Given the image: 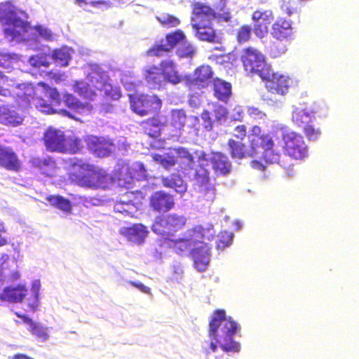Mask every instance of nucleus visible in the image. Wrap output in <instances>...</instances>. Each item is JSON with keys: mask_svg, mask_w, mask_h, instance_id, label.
I'll list each match as a JSON object with an SVG mask.
<instances>
[{"mask_svg": "<svg viewBox=\"0 0 359 359\" xmlns=\"http://www.w3.org/2000/svg\"><path fill=\"white\" fill-rule=\"evenodd\" d=\"M248 149L241 142L229 139L227 145L230 149V154L233 158L241 159L252 157L262 153L264 161L269 164L278 161L280 154L274 149L275 142L269 133H264L261 127L253 126L248 135Z\"/></svg>", "mask_w": 359, "mask_h": 359, "instance_id": "obj_1", "label": "nucleus"}, {"mask_svg": "<svg viewBox=\"0 0 359 359\" xmlns=\"http://www.w3.org/2000/svg\"><path fill=\"white\" fill-rule=\"evenodd\" d=\"M191 6V24L196 37L202 41L219 43L220 39L213 27V20L218 19L230 22L232 18L231 11L222 9V12H216L210 5L200 1L193 2Z\"/></svg>", "mask_w": 359, "mask_h": 359, "instance_id": "obj_2", "label": "nucleus"}, {"mask_svg": "<svg viewBox=\"0 0 359 359\" xmlns=\"http://www.w3.org/2000/svg\"><path fill=\"white\" fill-rule=\"evenodd\" d=\"M63 168L69 180L82 187L105 189L112 182V177L104 170L76 157L65 159Z\"/></svg>", "mask_w": 359, "mask_h": 359, "instance_id": "obj_3", "label": "nucleus"}, {"mask_svg": "<svg viewBox=\"0 0 359 359\" xmlns=\"http://www.w3.org/2000/svg\"><path fill=\"white\" fill-rule=\"evenodd\" d=\"M238 330L237 323L226 317L223 309L215 311L209 322L208 335L212 340L210 347L212 352L217 349L219 344L226 353H237L240 351V344L233 340V336Z\"/></svg>", "mask_w": 359, "mask_h": 359, "instance_id": "obj_4", "label": "nucleus"}, {"mask_svg": "<svg viewBox=\"0 0 359 359\" xmlns=\"http://www.w3.org/2000/svg\"><path fill=\"white\" fill-rule=\"evenodd\" d=\"M22 92L18 95L22 101L27 104H32L36 109L46 114H53V104L60 105V94L55 88H51L44 82L36 86L23 83L20 86Z\"/></svg>", "mask_w": 359, "mask_h": 359, "instance_id": "obj_5", "label": "nucleus"}, {"mask_svg": "<svg viewBox=\"0 0 359 359\" xmlns=\"http://www.w3.org/2000/svg\"><path fill=\"white\" fill-rule=\"evenodd\" d=\"M215 236L213 228L204 227L202 225H196L187 230L184 236L176 238H166L161 239V245L172 250L179 255L187 253L191 254V251L198 244L203 243L204 240L211 241Z\"/></svg>", "mask_w": 359, "mask_h": 359, "instance_id": "obj_6", "label": "nucleus"}, {"mask_svg": "<svg viewBox=\"0 0 359 359\" xmlns=\"http://www.w3.org/2000/svg\"><path fill=\"white\" fill-rule=\"evenodd\" d=\"M43 141L50 152L76 154L83 148L82 141L75 135L65 136L60 130L49 127L43 133Z\"/></svg>", "mask_w": 359, "mask_h": 359, "instance_id": "obj_7", "label": "nucleus"}, {"mask_svg": "<svg viewBox=\"0 0 359 359\" xmlns=\"http://www.w3.org/2000/svg\"><path fill=\"white\" fill-rule=\"evenodd\" d=\"M153 160L166 170L177 165L179 172L186 174L193 168L194 159L192 154L186 148L180 147L163 154H152Z\"/></svg>", "mask_w": 359, "mask_h": 359, "instance_id": "obj_8", "label": "nucleus"}, {"mask_svg": "<svg viewBox=\"0 0 359 359\" xmlns=\"http://www.w3.org/2000/svg\"><path fill=\"white\" fill-rule=\"evenodd\" d=\"M281 140L285 155L296 161H303L308 157L309 147L301 134L292 130H283Z\"/></svg>", "mask_w": 359, "mask_h": 359, "instance_id": "obj_9", "label": "nucleus"}, {"mask_svg": "<svg viewBox=\"0 0 359 359\" xmlns=\"http://www.w3.org/2000/svg\"><path fill=\"white\" fill-rule=\"evenodd\" d=\"M241 60L244 70L248 74H257L260 78L271 67L266 63L265 55L254 46H248L242 50Z\"/></svg>", "mask_w": 359, "mask_h": 359, "instance_id": "obj_10", "label": "nucleus"}, {"mask_svg": "<svg viewBox=\"0 0 359 359\" xmlns=\"http://www.w3.org/2000/svg\"><path fill=\"white\" fill-rule=\"evenodd\" d=\"M187 219L183 215L175 213L168 214L158 217L152 225V230L161 238H172L175 233L182 229L187 224Z\"/></svg>", "mask_w": 359, "mask_h": 359, "instance_id": "obj_11", "label": "nucleus"}, {"mask_svg": "<svg viewBox=\"0 0 359 359\" xmlns=\"http://www.w3.org/2000/svg\"><path fill=\"white\" fill-rule=\"evenodd\" d=\"M131 109L144 116L160 110L162 102L158 96L134 93L129 95Z\"/></svg>", "mask_w": 359, "mask_h": 359, "instance_id": "obj_12", "label": "nucleus"}, {"mask_svg": "<svg viewBox=\"0 0 359 359\" xmlns=\"http://www.w3.org/2000/svg\"><path fill=\"white\" fill-rule=\"evenodd\" d=\"M261 79L264 82L266 88L269 92L280 95L287 93L292 81L287 76L273 72L271 68L266 70L265 74H262Z\"/></svg>", "mask_w": 359, "mask_h": 359, "instance_id": "obj_13", "label": "nucleus"}, {"mask_svg": "<svg viewBox=\"0 0 359 359\" xmlns=\"http://www.w3.org/2000/svg\"><path fill=\"white\" fill-rule=\"evenodd\" d=\"M271 36L278 41H290L294 39V31L292 21L284 17H278L271 27Z\"/></svg>", "mask_w": 359, "mask_h": 359, "instance_id": "obj_14", "label": "nucleus"}, {"mask_svg": "<svg viewBox=\"0 0 359 359\" xmlns=\"http://www.w3.org/2000/svg\"><path fill=\"white\" fill-rule=\"evenodd\" d=\"M87 148L97 157H106L112 153L115 148L112 140L104 137L89 136L86 140Z\"/></svg>", "mask_w": 359, "mask_h": 359, "instance_id": "obj_15", "label": "nucleus"}, {"mask_svg": "<svg viewBox=\"0 0 359 359\" xmlns=\"http://www.w3.org/2000/svg\"><path fill=\"white\" fill-rule=\"evenodd\" d=\"M273 13L271 10H256L251 16L254 22L253 32L259 39L264 38L269 32V25L273 20Z\"/></svg>", "mask_w": 359, "mask_h": 359, "instance_id": "obj_16", "label": "nucleus"}, {"mask_svg": "<svg viewBox=\"0 0 359 359\" xmlns=\"http://www.w3.org/2000/svg\"><path fill=\"white\" fill-rule=\"evenodd\" d=\"M149 206L158 212H167L175 206L172 195L163 191H156L149 197Z\"/></svg>", "mask_w": 359, "mask_h": 359, "instance_id": "obj_17", "label": "nucleus"}, {"mask_svg": "<svg viewBox=\"0 0 359 359\" xmlns=\"http://www.w3.org/2000/svg\"><path fill=\"white\" fill-rule=\"evenodd\" d=\"M212 77L211 67L208 65H202L195 69L193 77H187L186 83L189 88L195 86L205 88Z\"/></svg>", "mask_w": 359, "mask_h": 359, "instance_id": "obj_18", "label": "nucleus"}, {"mask_svg": "<svg viewBox=\"0 0 359 359\" xmlns=\"http://www.w3.org/2000/svg\"><path fill=\"white\" fill-rule=\"evenodd\" d=\"M207 240H204L203 243L197 245L191 251L190 256L192 258L194 266L199 271H204L210 262V246L205 243Z\"/></svg>", "mask_w": 359, "mask_h": 359, "instance_id": "obj_19", "label": "nucleus"}, {"mask_svg": "<svg viewBox=\"0 0 359 359\" xmlns=\"http://www.w3.org/2000/svg\"><path fill=\"white\" fill-rule=\"evenodd\" d=\"M0 166L8 170L18 172L21 168V163L11 149L0 146Z\"/></svg>", "mask_w": 359, "mask_h": 359, "instance_id": "obj_20", "label": "nucleus"}, {"mask_svg": "<svg viewBox=\"0 0 359 359\" xmlns=\"http://www.w3.org/2000/svg\"><path fill=\"white\" fill-rule=\"evenodd\" d=\"M212 168L217 175H226L231 170V163L221 152H213L209 159Z\"/></svg>", "mask_w": 359, "mask_h": 359, "instance_id": "obj_21", "label": "nucleus"}, {"mask_svg": "<svg viewBox=\"0 0 359 359\" xmlns=\"http://www.w3.org/2000/svg\"><path fill=\"white\" fill-rule=\"evenodd\" d=\"M120 233L128 238V240L140 244L147 237L148 231L147 227L142 224H134L130 226L122 227Z\"/></svg>", "mask_w": 359, "mask_h": 359, "instance_id": "obj_22", "label": "nucleus"}, {"mask_svg": "<svg viewBox=\"0 0 359 359\" xmlns=\"http://www.w3.org/2000/svg\"><path fill=\"white\" fill-rule=\"evenodd\" d=\"M140 125L146 135L152 138H157L161 135L162 129L165 126V121L157 115L143 121Z\"/></svg>", "mask_w": 359, "mask_h": 359, "instance_id": "obj_23", "label": "nucleus"}, {"mask_svg": "<svg viewBox=\"0 0 359 359\" xmlns=\"http://www.w3.org/2000/svg\"><path fill=\"white\" fill-rule=\"evenodd\" d=\"M32 165L34 168L39 170L41 174L52 177L56 175L57 167L55 160L50 156L46 158H34Z\"/></svg>", "mask_w": 359, "mask_h": 359, "instance_id": "obj_24", "label": "nucleus"}, {"mask_svg": "<svg viewBox=\"0 0 359 359\" xmlns=\"http://www.w3.org/2000/svg\"><path fill=\"white\" fill-rule=\"evenodd\" d=\"M214 96L219 100L226 102L231 95V84L216 78L212 81Z\"/></svg>", "mask_w": 359, "mask_h": 359, "instance_id": "obj_25", "label": "nucleus"}, {"mask_svg": "<svg viewBox=\"0 0 359 359\" xmlns=\"http://www.w3.org/2000/svg\"><path fill=\"white\" fill-rule=\"evenodd\" d=\"M160 67L161 74L165 81L172 84H177L181 81L182 77L176 70L175 65L172 61H162Z\"/></svg>", "mask_w": 359, "mask_h": 359, "instance_id": "obj_26", "label": "nucleus"}, {"mask_svg": "<svg viewBox=\"0 0 359 359\" xmlns=\"http://www.w3.org/2000/svg\"><path fill=\"white\" fill-rule=\"evenodd\" d=\"M63 99L67 107L79 114H88L93 109V106L89 102L83 103L72 94L65 93Z\"/></svg>", "mask_w": 359, "mask_h": 359, "instance_id": "obj_27", "label": "nucleus"}, {"mask_svg": "<svg viewBox=\"0 0 359 359\" xmlns=\"http://www.w3.org/2000/svg\"><path fill=\"white\" fill-rule=\"evenodd\" d=\"M27 289L23 285L6 287L1 294V299L11 302H20L26 296Z\"/></svg>", "mask_w": 359, "mask_h": 359, "instance_id": "obj_28", "label": "nucleus"}, {"mask_svg": "<svg viewBox=\"0 0 359 359\" xmlns=\"http://www.w3.org/2000/svg\"><path fill=\"white\" fill-rule=\"evenodd\" d=\"M317 112V109L295 108L292 112V122L299 128H302L311 121L312 116Z\"/></svg>", "mask_w": 359, "mask_h": 359, "instance_id": "obj_29", "label": "nucleus"}, {"mask_svg": "<svg viewBox=\"0 0 359 359\" xmlns=\"http://www.w3.org/2000/svg\"><path fill=\"white\" fill-rule=\"evenodd\" d=\"M186 122L187 114L183 109L171 110L169 125L172 128L173 132L180 133L184 129Z\"/></svg>", "mask_w": 359, "mask_h": 359, "instance_id": "obj_30", "label": "nucleus"}, {"mask_svg": "<svg viewBox=\"0 0 359 359\" xmlns=\"http://www.w3.org/2000/svg\"><path fill=\"white\" fill-rule=\"evenodd\" d=\"M128 198V195L126 194L116 202L114 205L115 212L120 213L124 216H133L137 212V207L135 203Z\"/></svg>", "mask_w": 359, "mask_h": 359, "instance_id": "obj_31", "label": "nucleus"}, {"mask_svg": "<svg viewBox=\"0 0 359 359\" xmlns=\"http://www.w3.org/2000/svg\"><path fill=\"white\" fill-rule=\"evenodd\" d=\"M163 185L167 188L174 189L176 192L184 194L187 191V184L182 178L177 174L162 178Z\"/></svg>", "mask_w": 359, "mask_h": 359, "instance_id": "obj_32", "label": "nucleus"}, {"mask_svg": "<svg viewBox=\"0 0 359 359\" xmlns=\"http://www.w3.org/2000/svg\"><path fill=\"white\" fill-rule=\"evenodd\" d=\"M192 180L196 188L211 184L210 172L205 165L200 164L195 169Z\"/></svg>", "mask_w": 359, "mask_h": 359, "instance_id": "obj_33", "label": "nucleus"}, {"mask_svg": "<svg viewBox=\"0 0 359 359\" xmlns=\"http://www.w3.org/2000/svg\"><path fill=\"white\" fill-rule=\"evenodd\" d=\"M28 24L19 19L13 20L12 25L4 28V32L6 36H11L12 39L18 37L21 35V31L26 32Z\"/></svg>", "mask_w": 359, "mask_h": 359, "instance_id": "obj_34", "label": "nucleus"}, {"mask_svg": "<svg viewBox=\"0 0 359 359\" xmlns=\"http://www.w3.org/2000/svg\"><path fill=\"white\" fill-rule=\"evenodd\" d=\"M198 200L204 203H211L216 196L215 186L212 184L198 187Z\"/></svg>", "mask_w": 359, "mask_h": 359, "instance_id": "obj_35", "label": "nucleus"}, {"mask_svg": "<svg viewBox=\"0 0 359 359\" xmlns=\"http://www.w3.org/2000/svg\"><path fill=\"white\" fill-rule=\"evenodd\" d=\"M22 319L25 323L29 325L30 332L36 338L41 341H46L48 338L49 336L46 327L33 322L32 319L25 316H22Z\"/></svg>", "mask_w": 359, "mask_h": 359, "instance_id": "obj_36", "label": "nucleus"}, {"mask_svg": "<svg viewBox=\"0 0 359 359\" xmlns=\"http://www.w3.org/2000/svg\"><path fill=\"white\" fill-rule=\"evenodd\" d=\"M73 90L79 95L91 100L95 95V91L84 80L76 81L73 84Z\"/></svg>", "mask_w": 359, "mask_h": 359, "instance_id": "obj_37", "label": "nucleus"}, {"mask_svg": "<svg viewBox=\"0 0 359 359\" xmlns=\"http://www.w3.org/2000/svg\"><path fill=\"white\" fill-rule=\"evenodd\" d=\"M46 200L50 205L64 212H70L72 210L70 201L61 196H48Z\"/></svg>", "mask_w": 359, "mask_h": 359, "instance_id": "obj_38", "label": "nucleus"}, {"mask_svg": "<svg viewBox=\"0 0 359 359\" xmlns=\"http://www.w3.org/2000/svg\"><path fill=\"white\" fill-rule=\"evenodd\" d=\"M161 72L157 67H150L145 75L147 82L153 86L154 88L161 86Z\"/></svg>", "mask_w": 359, "mask_h": 359, "instance_id": "obj_39", "label": "nucleus"}, {"mask_svg": "<svg viewBox=\"0 0 359 359\" xmlns=\"http://www.w3.org/2000/svg\"><path fill=\"white\" fill-rule=\"evenodd\" d=\"M176 53L181 58H192L196 53V49L191 43L182 41Z\"/></svg>", "mask_w": 359, "mask_h": 359, "instance_id": "obj_40", "label": "nucleus"}, {"mask_svg": "<svg viewBox=\"0 0 359 359\" xmlns=\"http://www.w3.org/2000/svg\"><path fill=\"white\" fill-rule=\"evenodd\" d=\"M252 27L250 25H243L240 26L236 34V41L242 44L250 41L252 35Z\"/></svg>", "mask_w": 359, "mask_h": 359, "instance_id": "obj_41", "label": "nucleus"}, {"mask_svg": "<svg viewBox=\"0 0 359 359\" xmlns=\"http://www.w3.org/2000/svg\"><path fill=\"white\" fill-rule=\"evenodd\" d=\"M53 58L54 62L61 67H65L68 65L70 59V55L65 49L57 48L54 50L53 53Z\"/></svg>", "mask_w": 359, "mask_h": 359, "instance_id": "obj_42", "label": "nucleus"}, {"mask_svg": "<svg viewBox=\"0 0 359 359\" xmlns=\"http://www.w3.org/2000/svg\"><path fill=\"white\" fill-rule=\"evenodd\" d=\"M233 234L227 231H222L218 235V240L217 241V249L224 250L225 248L229 246L233 241Z\"/></svg>", "mask_w": 359, "mask_h": 359, "instance_id": "obj_43", "label": "nucleus"}, {"mask_svg": "<svg viewBox=\"0 0 359 359\" xmlns=\"http://www.w3.org/2000/svg\"><path fill=\"white\" fill-rule=\"evenodd\" d=\"M185 35L181 29H177L172 32H170L165 36V41L172 49L180 41H184Z\"/></svg>", "mask_w": 359, "mask_h": 359, "instance_id": "obj_44", "label": "nucleus"}, {"mask_svg": "<svg viewBox=\"0 0 359 359\" xmlns=\"http://www.w3.org/2000/svg\"><path fill=\"white\" fill-rule=\"evenodd\" d=\"M301 128L309 141H316L321 135L320 128H316L312 124H310V123L306 124Z\"/></svg>", "mask_w": 359, "mask_h": 359, "instance_id": "obj_45", "label": "nucleus"}, {"mask_svg": "<svg viewBox=\"0 0 359 359\" xmlns=\"http://www.w3.org/2000/svg\"><path fill=\"white\" fill-rule=\"evenodd\" d=\"M156 19L162 25L168 27H176L180 24V20L177 17L168 13L161 14Z\"/></svg>", "mask_w": 359, "mask_h": 359, "instance_id": "obj_46", "label": "nucleus"}, {"mask_svg": "<svg viewBox=\"0 0 359 359\" xmlns=\"http://www.w3.org/2000/svg\"><path fill=\"white\" fill-rule=\"evenodd\" d=\"M172 48L164 40L161 41V43L155 45L149 50V53L153 56L159 57L163 55L165 53L170 51Z\"/></svg>", "mask_w": 359, "mask_h": 359, "instance_id": "obj_47", "label": "nucleus"}, {"mask_svg": "<svg viewBox=\"0 0 359 359\" xmlns=\"http://www.w3.org/2000/svg\"><path fill=\"white\" fill-rule=\"evenodd\" d=\"M29 62L34 67H47L49 66L47 55L45 54H37L32 56L29 58Z\"/></svg>", "mask_w": 359, "mask_h": 359, "instance_id": "obj_48", "label": "nucleus"}, {"mask_svg": "<svg viewBox=\"0 0 359 359\" xmlns=\"http://www.w3.org/2000/svg\"><path fill=\"white\" fill-rule=\"evenodd\" d=\"M4 120L6 124L17 126L22 122L23 118L14 111H8L4 114Z\"/></svg>", "mask_w": 359, "mask_h": 359, "instance_id": "obj_49", "label": "nucleus"}, {"mask_svg": "<svg viewBox=\"0 0 359 359\" xmlns=\"http://www.w3.org/2000/svg\"><path fill=\"white\" fill-rule=\"evenodd\" d=\"M203 121V127L206 131H210L212 129V122L210 117V113L208 110H203L201 114Z\"/></svg>", "mask_w": 359, "mask_h": 359, "instance_id": "obj_50", "label": "nucleus"}, {"mask_svg": "<svg viewBox=\"0 0 359 359\" xmlns=\"http://www.w3.org/2000/svg\"><path fill=\"white\" fill-rule=\"evenodd\" d=\"M247 135V128L245 125H238L233 129V136L242 141L245 139Z\"/></svg>", "mask_w": 359, "mask_h": 359, "instance_id": "obj_51", "label": "nucleus"}, {"mask_svg": "<svg viewBox=\"0 0 359 359\" xmlns=\"http://www.w3.org/2000/svg\"><path fill=\"white\" fill-rule=\"evenodd\" d=\"M214 113L215 118L217 121H220L222 118H225L228 114V111L226 107L216 104L214 108Z\"/></svg>", "mask_w": 359, "mask_h": 359, "instance_id": "obj_52", "label": "nucleus"}, {"mask_svg": "<svg viewBox=\"0 0 359 359\" xmlns=\"http://www.w3.org/2000/svg\"><path fill=\"white\" fill-rule=\"evenodd\" d=\"M8 82V77L0 72V95L6 96L9 93V90L5 87Z\"/></svg>", "mask_w": 359, "mask_h": 359, "instance_id": "obj_53", "label": "nucleus"}, {"mask_svg": "<svg viewBox=\"0 0 359 359\" xmlns=\"http://www.w3.org/2000/svg\"><path fill=\"white\" fill-rule=\"evenodd\" d=\"M248 113L253 118H262L266 116L264 112H263L259 108L255 107H248Z\"/></svg>", "mask_w": 359, "mask_h": 359, "instance_id": "obj_54", "label": "nucleus"}, {"mask_svg": "<svg viewBox=\"0 0 359 359\" xmlns=\"http://www.w3.org/2000/svg\"><path fill=\"white\" fill-rule=\"evenodd\" d=\"M280 8L288 16H291L296 11V9L290 5V2L285 0L283 1Z\"/></svg>", "mask_w": 359, "mask_h": 359, "instance_id": "obj_55", "label": "nucleus"}, {"mask_svg": "<svg viewBox=\"0 0 359 359\" xmlns=\"http://www.w3.org/2000/svg\"><path fill=\"white\" fill-rule=\"evenodd\" d=\"M36 30L38 32L39 35L45 39L46 40L52 39V33L48 29L42 27L41 26H38L36 27Z\"/></svg>", "mask_w": 359, "mask_h": 359, "instance_id": "obj_56", "label": "nucleus"}, {"mask_svg": "<svg viewBox=\"0 0 359 359\" xmlns=\"http://www.w3.org/2000/svg\"><path fill=\"white\" fill-rule=\"evenodd\" d=\"M271 48V54L273 55V57H278L285 53L287 50V47L285 46H281L278 48L275 44H273Z\"/></svg>", "mask_w": 359, "mask_h": 359, "instance_id": "obj_57", "label": "nucleus"}, {"mask_svg": "<svg viewBox=\"0 0 359 359\" xmlns=\"http://www.w3.org/2000/svg\"><path fill=\"white\" fill-rule=\"evenodd\" d=\"M130 284L132 285L133 286L137 287V289H139L143 293H145V294H150L151 293V289L149 287L145 286L142 283H137V282H134V281H130Z\"/></svg>", "mask_w": 359, "mask_h": 359, "instance_id": "obj_58", "label": "nucleus"}, {"mask_svg": "<svg viewBox=\"0 0 359 359\" xmlns=\"http://www.w3.org/2000/svg\"><path fill=\"white\" fill-rule=\"evenodd\" d=\"M11 64V57L7 55H1L0 56V66L4 67H9Z\"/></svg>", "mask_w": 359, "mask_h": 359, "instance_id": "obj_59", "label": "nucleus"}, {"mask_svg": "<svg viewBox=\"0 0 359 359\" xmlns=\"http://www.w3.org/2000/svg\"><path fill=\"white\" fill-rule=\"evenodd\" d=\"M251 166L252 168L260 171H264L265 169V165L262 162L257 160L252 161Z\"/></svg>", "mask_w": 359, "mask_h": 359, "instance_id": "obj_60", "label": "nucleus"}, {"mask_svg": "<svg viewBox=\"0 0 359 359\" xmlns=\"http://www.w3.org/2000/svg\"><path fill=\"white\" fill-rule=\"evenodd\" d=\"M219 1H221L222 4H221V6L219 7L217 6L215 8V11L216 12H222V9L223 11L224 10H229L230 11L229 8H228L226 7V1H227V0H219Z\"/></svg>", "mask_w": 359, "mask_h": 359, "instance_id": "obj_61", "label": "nucleus"}, {"mask_svg": "<svg viewBox=\"0 0 359 359\" xmlns=\"http://www.w3.org/2000/svg\"><path fill=\"white\" fill-rule=\"evenodd\" d=\"M198 161H207V154L204 151H200L197 156Z\"/></svg>", "mask_w": 359, "mask_h": 359, "instance_id": "obj_62", "label": "nucleus"}, {"mask_svg": "<svg viewBox=\"0 0 359 359\" xmlns=\"http://www.w3.org/2000/svg\"><path fill=\"white\" fill-rule=\"evenodd\" d=\"M26 355H27L22 353H16L13 356L10 357V359H25V358H26Z\"/></svg>", "mask_w": 359, "mask_h": 359, "instance_id": "obj_63", "label": "nucleus"}, {"mask_svg": "<svg viewBox=\"0 0 359 359\" xmlns=\"http://www.w3.org/2000/svg\"><path fill=\"white\" fill-rule=\"evenodd\" d=\"M107 95L113 99H117V98L120 97V96H121L120 93L118 91H115L114 93H113L112 95H109L108 93H107Z\"/></svg>", "mask_w": 359, "mask_h": 359, "instance_id": "obj_64", "label": "nucleus"}]
</instances>
